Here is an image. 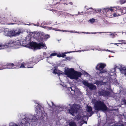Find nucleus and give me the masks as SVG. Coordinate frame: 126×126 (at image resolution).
Segmentation results:
<instances>
[{
	"label": "nucleus",
	"mask_w": 126,
	"mask_h": 126,
	"mask_svg": "<svg viewBox=\"0 0 126 126\" xmlns=\"http://www.w3.org/2000/svg\"><path fill=\"white\" fill-rule=\"evenodd\" d=\"M120 2L121 4H123L126 2V0H120Z\"/></svg>",
	"instance_id": "bb28decb"
},
{
	"label": "nucleus",
	"mask_w": 126,
	"mask_h": 126,
	"mask_svg": "<svg viewBox=\"0 0 126 126\" xmlns=\"http://www.w3.org/2000/svg\"><path fill=\"white\" fill-rule=\"evenodd\" d=\"M84 75H86L87 76H90V75L89 74H88L87 73H85Z\"/></svg>",
	"instance_id": "4c0bfd02"
},
{
	"label": "nucleus",
	"mask_w": 126,
	"mask_h": 126,
	"mask_svg": "<svg viewBox=\"0 0 126 126\" xmlns=\"http://www.w3.org/2000/svg\"><path fill=\"white\" fill-rule=\"evenodd\" d=\"M125 104H126V101L125 100L124 101Z\"/></svg>",
	"instance_id": "c03bdc74"
},
{
	"label": "nucleus",
	"mask_w": 126,
	"mask_h": 126,
	"mask_svg": "<svg viewBox=\"0 0 126 126\" xmlns=\"http://www.w3.org/2000/svg\"><path fill=\"white\" fill-rule=\"evenodd\" d=\"M50 37V36L48 34L46 35L45 36V38L47 39Z\"/></svg>",
	"instance_id": "7c9ffc66"
},
{
	"label": "nucleus",
	"mask_w": 126,
	"mask_h": 126,
	"mask_svg": "<svg viewBox=\"0 0 126 126\" xmlns=\"http://www.w3.org/2000/svg\"><path fill=\"white\" fill-rule=\"evenodd\" d=\"M109 57H110V56H109Z\"/></svg>",
	"instance_id": "864d4df0"
},
{
	"label": "nucleus",
	"mask_w": 126,
	"mask_h": 126,
	"mask_svg": "<svg viewBox=\"0 0 126 126\" xmlns=\"http://www.w3.org/2000/svg\"><path fill=\"white\" fill-rule=\"evenodd\" d=\"M115 71L114 70L113 71ZM115 73L114 72L110 73V75L109 76V77H110L109 78V80H110L111 79H115Z\"/></svg>",
	"instance_id": "4468645a"
},
{
	"label": "nucleus",
	"mask_w": 126,
	"mask_h": 126,
	"mask_svg": "<svg viewBox=\"0 0 126 126\" xmlns=\"http://www.w3.org/2000/svg\"><path fill=\"white\" fill-rule=\"evenodd\" d=\"M51 103H52V105L53 107H54L53 106L54 105V104H53V102H52Z\"/></svg>",
	"instance_id": "37998d69"
},
{
	"label": "nucleus",
	"mask_w": 126,
	"mask_h": 126,
	"mask_svg": "<svg viewBox=\"0 0 126 126\" xmlns=\"http://www.w3.org/2000/svg\"><path fill=\"white\" fill-rule=\"evenodd\" d=\"M36 119V116L30 115L21 121V125H19V126L14 123L11 122L9 124V126H23L24 124L26 123L29 122L31 121H35Z\"/></svg>",
	"instance_id": "7ed1b4c3"
},
{
	"label": "nucleus",
	"mask_w": 126,
	"mask_h": 126,
	"mask_svg": "<svg viewBox=\"0 0 126 126\" xmlns=\"http://www.w3.org/2000/svg\"><path fill=\"white\" fill-rule=\"evenodd\" d=\"M57 55V53H53L52 54H51L49 56V57H47V58H52V56H55L56 55Z\"/></svg>",
	"instance_id": "5701e85b"
},
{
	"label": "nucleus",
	"mask_w": 126,
	"mask_h": 126,
	"mask_svg": "<svg viewBox=\"0 0 126 126\" xmlns=\"http://www.w3.org/2000/svg\"><path fill=\"white\" fill-rule=\"evenodd\" d=\"M68 89L70 90V89L71 90V91H72V92H71L72 93V94H74L75 93V91H74L73 90L72 88V87H70L69 88H68Z\"/></svg>",
	"instance_id": "c756f323"
},
{
	"label": "nucleus",
	"mask_w": 126,
	"mask_h": 126,
	"mask_svg": "<svg viewBox=\"0 0 126 126\" xmlns=\"http://www.w3.org/2000/svg\"><path fill=\"white\" fill-rule=\"evenodd\" d=\"M92 102L94 104V107L96 110L103 111L107 110V107L103 102L100 101H97L94 99H93Z\"/></svg>",
	"instance_id": "20e7f679"
},
{
	"label": "nucleus",
	"mask_w": 126,
	"mask_h": 126,
	"mask_svg": "<svg viewBox=\"0 0 126 126\" xmlns=\"http://www.w3.org/2000/svg\"><path fill=\"white\" fill-rule=\"evenodd\" d=\"M70 57H67L66 58L65 60H70Z\"/></svg>",
	"instance_id": "f704fd0d"
},
{
	"label": "nucleus",
	"mask_w": 126,
	"mask_h": 126,
	"mask_svg": "<svg viewBox=\"0 0 126 126\" xmlns=\"http://www.w3.org/2000/svg\"><path fill=\"white\" fill-rule=\"evenodd\" d=\"M86 7H86V6H85V7H84V8H85L86 9Z\"/></svg>",
	"instance_id": "de8ad7c7"
},
{
	"label": "nucleus",
	"mask_w": 126,
	"mask_h": 126,
	"mask_svg": "<svg viewBox=\"0 0 126 126\" xmlns=\"http://www.w3.org/2000/svg\"><path fill=\"white\" fill-rule=\"evenodd\" d=\"M52 70V73H53L57 74H58V75H60L62 74V73H61L59 72V71L57 70L56 68H53Z\"/></svg>",
	"instance_id": "dca6fc26"
},
{
	"label": "nucleus",
	"mask_w": 126,
	"mask_h": 126,
	"mask_svg": "<svg viewBox=\"0 0 126 126\" xmlns=\"http://www.w3.org/2000/svg\"><path fill=\"white\" fill-rule=\"evenodd\" d=\"M75 33H80L79 32H75Z\"/></svg>",
	"instance_id": "09e8293b"
},
{
	"label": "nucleus",
	"mask_w": 126,
	"mask_h": 126,
	"mask_svg": "<svg viewBox=\"0 0 126 126\" xmlns=\"http://www.w3.org/2000/svg\"><path fill=\"white\" fill-rule=\"evenodd\" d=\"M15 65H14V64L13 63H7L6 65V66H10L11 67H10L9 68H14L13 67Z\"/></svg>",
	"instance_id": "412c9836"
},
{
	"label": "nucleus",
	"mask_w": 126,
	"mask_h": 126,
	"mask_svg": "<svg viewBox=\"0 0 126 126\" xmlns=\"http://www.w3.org/2000/svg\"><path fill=\"white\" fill-rule=\"evenodd\" d=\"M82 33H84V32H82Z\"/></svg>",
	"instance_id": "3c124183"
},
{
	"label": "nucleus",
	"mask_w": 126,
	"mask_h": 126,
	"mask_svg": "<svg viewBox=\"0 0 126 126\" xmlns=\"http://www.w3.org/2000/svg\"><path fill=\"white\" fill-rule=\"evenodd\" d=\"M80 13H81L80 12H78V15H79L80 14Z\"/></svg>",
	"instance_id": "79ce46f5"
},
{
	"label": "nucleus",
	"mask_w": 126,
	"mask_h": 126,
	"mask_svg": "<svg viewBox=\"0 0 126 126\" xmlns=\"http://www.w3.org/2000/svg\"><path fill=\"white\" fill-rule=\"evenodd\" d=\"M108 35L110 36H113L114 35V34L112 33H110L108 34Z\"/></svg>",
	"instance_id": "e433bc0d"
},
{
	"label": "nucleus",
	"mask_w": 126,
	"mask_h": 126,
	"mask_svg": "<svg viewBox=\"0 0 126 126\" xmlns=\"http://www.w3.org/2000/svg\"><path fill=\"white\" fill-rule=\"evenodd\" d=\"M67 53H69V52H67Z\"/></svg>",
	"instance_id": "603ef678"
},
{
	"label": "nucleus",
	"mask_w": 126,
	"mask_h": 126,
	"mask_svg": "<svg viewBox=\"0 0 126 126\" xmlns=\"http://www.w3.org/2000/svg\"><path fill=\"white\" fill-rule=\"evenodd\" d=\"M64 87H67L65 85V86H63Z\"/></svg>",
	"instance_id": "49530a36"
},
{
	"label": "nucleus",
	"mask_w": 126,
	"mask_h": 126,
	"mask_svg": "<svg viewBox=\"0 0 126 126\" xmlns=\"http://www.w3.org/2000/svg\"><path fill=\"white\" fill-rule=\"evenodd\" d=\"M106 66V65L105 64L103 63H99L97 65L96 68V69L100 71L99 74L107 72V70L106 69H103Z\"/></svg>",
	"instance_id": "0eeeda50"
},
{
	"label": "nucleus",
	"mask_w": 126,
	"mask_h": 126,
	"mask_svg": "<svg viewBox=\"0 0 126 126\" xmlns=\"http://www.w3.org/2000/svg\"><path fill=\"white\" fill-rule=\"evenodd\" d=\"M30 47L32 49H40L42 48L45 49L47 48L46 46L43 43L37 44L35 42H32L30 44Z\"/></svg>",
	"instance_id": "423d86ee"
},
{
	"label": "nucleus",
	"mask_w": 126,
	"mask_h": 126,
	"mask_svg": "<svg viewBox=\"0 0 126 126\" xmlns=\"http://www.w3.org/2000/svg\"><path fill=\"white\" fill-rule=\"evenodd\" d=\"M120 15H121V14L120 13H114L113 14V16L114 17H116Z\"/></svg>",
	"instance_id": "cd10ccee"
},
{
	"label": "nucleus",
	"mask_w": 126,
	"mask_h": 126,
	"mask_svg": "<svg viewBox=\"0 0 126 126\" xmlns=\"http://www.w3.org/2000/svg\"><path fill=\"white\" fill-rule=\"evenodd\" d=\"M117 44H122V43H115V44H115V45H116L117 46H119V45H118Z\"/></svg>",
	"instance_id": "58836bf2"
},
{
	"label": "nucleus",
	"mask_w": 126,
	"mask_h": 126,
	"mask_svg": "<svg viewBox=\"0 0 126 126\" xmlns=\"http://www.w3.org/2000/svg\"><path fill=\"white\" fill-rule=\"evenodd\" d=\"M88 87L91 90H94L96 89V86L90 83Z\"/></svg>",
	"instance_id": "f3484780"
},
{
	"label": "nucleus",
	"mask_w": 126,
	"mask_h": 126,
	"mask_svg": "<svg viewBox=\"0 0 126 126\" xmlns=\"http://www.w3.org/2000/svg\"><path fill=\"white\" fill-rule=\"evenodd\" d=\"M79 106L76 104H74L72 107L69 110V112L73 116H75L76 119H77L79 121V123H80V125H82L83 123H86L85 120L87 119L88 116H91L92 114V109L90 107L87 106L86 109L87 111L89 113L90 115L87 114L86 112H84L82 115L81 113H79L80 111Z\"/></svg>",
	"instance_id": "f257e3e1"
},
{
	"label": "nucleus",
	"mask_w": 126,
	"mask_h": 126,
	"mask_svg": "<svg viewBox=\"0 0 126 126\" xmlns=\"http://www.w3.org/2000/svg\"><path fill=\"white\" fill-rule=\"evenodd\" d=\"M70 4H72V3L71 2H70Z\"/></svg>",
	"instance_id": "a18cd8bd"
},
{
	"label": "nucleus",
	"mask_w": 126,
	"mask_h": 126,
	"mask_svg": "<svg viewBox=\"0 0 126 126\" xmlns=\"http://www.w3.org/2000/svg\"><path fill=\"white\" fill-rule=\"evenodd\" d=\"M4 35L6 36H13V31H9L8 29H6L4 30Z\"/></svg>",
	"instance_id": "9d476101"
},
{
	"label": "nucleus",
	"mask_w": 126,
	"mask_h": 126,
	"mask_svg": "<svg viewBox=\"0 0 126 126\" xmlns=\"http://www.w3.org/2000/svg\"><path fill=\"white\" fill-rule=\"evenodd\" d=\"M41 109H43V108L40 106V107L39 108V109H38V110L39 112H40V110H41Z\"/></svg>",
	"instance_id": "c9c22d12"
},
{
	"label": "nucleus",
	"mask_w": 126,
	"mask_h": 126,
	"mask_svg": "<svg viewBox=\"0 0 126 126\" xmlns=\"http://www.w3.org/2000/svg\"><path fill=\"white\" fill-rule=\"evenodd\" d=\"M99 94L102 95L106 96L108 95L109 94V92L108 91H105L104 90H102V91H100L99 92Z\"/></svg>",
	"instance_id": "f8f14e48"
},
{
	"label": "nucleus",
	"mask_w": 126,
	"mask_h": 126,
	"mask_svg": "<svg viewBox=\"0 0 126 126\" xmlns=\"http://www.w3.org/2000/svg\"><path fill=\"white\" fill-rule=\"evenodd\" d=\"M121 73H123L126 76V68L124 67H122L120 68Z\"/></svg>",
	"instance_id": "2eb2a0df"
},
{
	"label": "nucleus",
	"mask_w": 126,
	"mask_h": 126,
	"mask_svg": "<svg viewBox=\"0 0 126 126\" xmlns=\"http://www.w3.org/2000/svg\"><path fill=\"white\" fill-rule=\"evenodd\" d=\"M57 110H58L59 109V107L58 106H56L55 107V108H54V110H56V109Z\"/></svg>",
	"instance_id": "72a5a7b5"
},
{
	"label": "nucleus",
	"mask_w": 126,
	"mask_h": 126,
	"mask_svg": "<svg viewBox=\"0 0 126 126\" xmlns=\"http://www.w3.org/2000/svg\"><path fill=\"white\" fill-rule=\"evenodd\" d=\"M67 53L66 52H65L64 53H61V54L59 53V54H57V56L59 57H64L66 56L65 54Z\"/></svg>",
	"instance_id": "a211bd4d"
},
{
	"label": "nucleus",
	"mask_w": 126,
	"mask_h": 126,
	"mask_svg": "<svg viewBox=\"0 0 126 126\" xmlns=\"http://www.w3.org/2000/svg\"><path fill=\"white\" fill-rule=\"evenodd\" d=\"M89 8L91 9H92V10L91 11H90V14L92 13H91V12H93V13H94V10H94V9H93V8Z\"/></svg>",
	"instance_id": "2f4dec72"
},
{
	"label": "nucleus",
	"mask_w": 126,
	"mask_h": 126,
	"mask_svg": "<svg viewBox=\"0 0 126 126\" xmlns=\"http://www.w3.org/2000/svg\"><path fill=\"white\" fill-rule=\"evenodd\" d=\"M33 63H32V62H31L30 63H29V64L27 65V64L23 63L21 64V66L20 67H18V68H16L24 67L27 68H32L33 67V66H31V65L30 64H31L33 66Z\"/></svg>",
	"instance_id": "1a4fd4ad"
},
{
	"label": "nucleus",
	"mask_w": 126,
	"mask_h": 126,
	"mask_svg": "<svg viewBox=\"0 0 126 126\" xmlns=\"http://www.w3.org/2000/svg\"><path fill=\"white\" fill-rule=\"evenodd\" d=\"M65 74L70 78L76 79H78L81 75L80 72L75 71L73 68H67L65 70Z\"/></svg>",
	"instance_id": "f03ea898"
},
{
	"label": "nucleus",
	"mask_w": 126,
	"mask_h": 126,
	"mask_svg": "<svg viewBox=\"0 0 126 126\" xmlns=\"http://www.w3.org/2000/svg\"><path fill=\"white\" fill-rule=\"evenodd\" d=\"M9 47L8 43H4L0 42V50Z\"/></svg>",
	"instance_id": "9b49d317"
},
{
	"label": "nucleus",
	"mask_w": 126,
	"mask_h": 126,
	"mask_svg": "<svg viewBox=\"0 0 126 126\" xmlns=\"http://www.w3.org/2000/svg\"><path fill=\"white\" fill-rule=\"evenodd\" d=\"M95 19L94 18H92V19H90L89 20V21L92 23H93L95 21Z\"/></svg>",
	"instance_id": "a878e982"
},
{
	"label": "nucleus",
	"mask_w": 126,
	"mask_h": 126,
	"mask_svg": "<svg viewBox=\"0 0 126 126\" xmlns=\"http://www.w3.org/2000/svg\"><path fill=\"white\" fill-rule=\"evenodd\" d=\"M82 82V83L84 85L86 86H87V87L90 84L88 82V81L84 80Z\"/></svg>",
	"instance_id": "4be33fe9"
},
{
	"label": "nucleus",
	"mask_w": 126,
	"mask_h": 126,
	"mask_svg": "<svg viewBox=\"0 0 126 126\" xmlns=\"http://www.w3.org/2000/svg\"><path fill=\"white\" fill-rule=\"evenodd\" d=\"M83 12H81V13H83Z\"/></svg>",
	"instance_id": "8fccbe9b"
},
{
	"label": "nucleus",
	"mask_w": 126,
	"mask_h": 126,
	"mask_svg": "<svg viewBox=\"0 0 126 126\" xmlns=\"http://www.w3.org/2000/svg\"><path fill=\"white\" fill-rule=\"evenodd\" d=\"M104 82H103L102 81H96V84L98 85H102L104 84Z\"/></svg>",
	"instance_id": "aec40b11"
},
{
	"label": "nucleus",
	"mask_w": 126,
	"mask_h": 126,
	"mask_svg": "<svg viewBox=\"0 0 126 126\" xmlns=\"http://www.w3.org/2000/svg\"><path fill=\"white\" fill-rule=\"evenodd\" d=\"M97 50H98V51H110V50H109L108 49L106 50L105 49H101L100 48H99L98 49H97Z\"/></svg>",
	"instance_id": "393cba45"
},
{
	"label": "nucleus",
	"mask_w": 126,
	"mask_h": 126,
	"mask_svg": "<svg viewBox=\"0 0 126 126\" xmlns=\"http://www.w3.org/2000/svg\"><path fill=\"white\" fill-rule=\"evenodd\" d=\"M69 126H77L75 123L73 121H71L69 123Z\"/></svg>",
	"instance_id": "6ab92c4d"
},
{
	"label": "nucleus",
	"mask_w": 126,
	"mask_h": 126,
	"mask_svg": "<svg viewBox=\"0 0 126 126\" xmlns=\"http://www.w3.org/2000/svg\"><path fill=\"white\" fill-rule=\"evenodd\" d=\"M21 32V31L19 29L14 30L13 31V36H17L19 35Z\"/></svg>",
	"instance_id": "ddd939ff"
},
{
	"label": "nucleus",
	"mask_w": 126,
	"mask_h": 126,
	"mask_svg": "<svg viewBox=\"0 0 126 126\" xmlns=\"http://www.w3.org/2000/svg\"><path fill=\"white\" fill-rule=\"evenodd\" d=\"M88 50H78L77 51V52H80L81 51H87Z\"/></svg>",
	"instance_id": "473e14b6"
},
{
	"label": "nucleus",
	"mask_w": 126,
	"mask_h": 126,
	"mask_svg": "<svg viewBox=\"0 0 126 126\" xmlns=\"http://www.w3.org/2000/svg\"><path fill=\"white\" fill-rule=\"evenodd\" d=\"M124 10H125V9H123L122 8H120L119 6H117L116 7H111L109 8L104 9V11L106 12L107 14L108 15H109V13L110 12H111L116 11L117 13H119L121 14L124 13L123 11ZM110 16H111L110 15Z\"/></svg>",
	"instance_id": "39448f33"
},
{
	"label": "nucleus",
	"mask_w": 126,
	"mask_h": 126,
	"mask_svg": "<svg viewBox=\"0 0 126 126\" xmlns=\"http://www.w3.org/2000/svg\"><path fill=\"white\" fill-rule=\"evenodd\" d=\"M8 44H9V47H15V48H19L21 46V43L19 41L11 42Z\"/></svg>",
	"instance_id": "6e6552de"
},
{
	"label": "nucleus",
	"mask_w": 126,
	"mask_h": 126,
	"mask_svg": "<svg viewBox=\"0 0 126 126\" xmlns=\"http://www.w3.org/2000/svg\"><path fill=\"white\" fill-rule=\"evenodd\" d=\"M56 31H63V32H70L71 33H73L74 32L73 31H65V30H55Z\"/></svg>",
	"instance_id": "b1692460"
},
{
	"label": "nucleus",
	"mask_w": 126,
	"mask_h": 126,
	"mask_svg": "<svg viewBox=\"0 0 126 126\" xmlns=\"http://www.w3.org/2000/svg\"><path fill=\"white\" fill-rule=\"evenodd\" d=\"M119 41L120 42L122 43V44H126V43L125 42V41L124 40H120L118 41Z\"/></svg>",
	"instance_id": "c85d7f7f"
},
{
	"label": "nucleus",
	"mask_w": 126,
	"mask_h": 126,
	"mask_svg": "<svg viewBox=\"0 0 126 126\" xmlns=\"http://www.w3.org/2000/svg\"><path fill=\"white\" fill-rule=\"evenodd\" d=\"M38 105H39V104L38 103V102L37 104L36 103V105L35 106L36 107H37Z\"/></svg>",
	"instance_id": "ea45409f"
},
{
	"label": "nucleus",
	"mask_w": 126,
	"mask_h": 126,
	"mask_svg": "<svg viewBox=\"0 0 126 126\" xmlns=\"http://www.w3.org/2000/svg\"><path fill=\"white\" fill-rule=\"evenodd\" d=\"M6 68H4V67H3L2 68H0V70H2L3 69H5Z\"/></svg>",
	"instance_id": "a19ab883"
}]
</instances>
